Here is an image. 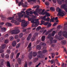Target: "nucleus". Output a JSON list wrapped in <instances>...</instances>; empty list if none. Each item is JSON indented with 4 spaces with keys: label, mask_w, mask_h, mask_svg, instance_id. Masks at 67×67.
Segmentation results:
<instances>
[{
    "label": "nucleus",
    "mask_w": 67,
    "mask_h": 67,
    "mask_svg": "<svg viewBox=\"0 0 67 67\" xmlns=\"http://www.w3.org/2000/svg\"><path fill=\"white\" fill-rule=\"evenodd\" d=\"M1 56L2 58H4V54L3 53H2L1 54Z\"/></svg>",
    "instance_id": "c85d7f7f"
},
{
    "label": "nucleus",
    "mask_w": 67,
    "mask_h": 67,
    "mask_svg": "<svg viewBox=\"0 0 67 67\" xmlns=\"http://www.w3.org/2000/svg\"><path fill=\"white\" fill-rule=\"evenodd\" d=\"M21 5L22 7H24V8H26V7H27V5L26 4H23V3H22V4H21Z\"/></svg>",
    "instance_id": "393cba45"
},
{
    "label": "nucleus",
    "mask_w": 67,
    "mask_h": 67,
    "mask_svg": "<svg viewBox=\"0 0 67 67\" xmlns=\"http://www.w3.org/2000/svg\"><path fill=\"white\" fill-rule=\"evenodd\" d=\"M51 55L52 56V58H53L54 57H55V53H51Z\"/></svg>",
    "instance_id": "cd10ccee"
},
{
    "label": "nucleus",
    "mask_w": 67,
    "mask_h": 67,
    "mask_svg": "<svg viewBox=\"0 0 67 67\" xmlns=\"http://www.w3.org/2000/svg\"><path fill=\"white\" fill-rule=\"evenodd\" d=\"M45 36H43L42 37L41 40L42 41H45Z\"/></svg>",
    "instance_id": "5701e85b"
},
{
    "label": "nucleus",
    "mask_w": 67,
    "mask_h": 67,
    "mask_svg": "<svg viewBox=\"0 0 67 67\" xmlns=\"http://www.w3.org/2000/svg\"><path fill=\"white\" fill-rule=\"evenodd\" d=\"M1 62V65L2 66H3V62H4V60L3 59H1L0 60Z\"/></svg>",
    "instance_id": "f3484780"
},
{
    "label": "nucleus",
    "mask_w": 67,
    "mask_h": 67,
    "mask_svg": "<svg viewBox=\"0 0 67 67\" xmlns=\"http://www.w3.org/2000/svg\"><path fill=\"white\" fill-rule=\"evenodd\" d=\"M27 63L26 62L25 64L24 67H27Z\"/></svg>",
    "instance_id": "864d4df0"
},
{
    "label": "nucleus",
    "mask_w": 67,
    "mask_h": 67,
    "mask_svg": "<svg viewBox=\"0 0 67 67\" xmlns=\"http://www.w3.org/2000/svg\"><path fill=\"white\" fill-rule=\"evenodd\" d=\"M37 57L38 58H43L44 57V55L38 54L37 55Z\"/></svg>",
    "instance_id": "412c9836"
},
{
    "label": "nucleus",
    "mask_w": 67,
    "mask_h": 67,
    "mask_svg": "<svg viewBox=\"0 0 67 67\" xmlns=\"http://www.w3.org/2000/svg\"><path fill=\"white\" fill-rule=\"evenodd\" d=\"M34 8H36L39 7V6H38V5H36V6H34Z\"/></svg>",
    "instance_id": "680f3d73"
},
{
    "label": "nucleus",
    "mask_w": 67,
    "mask_h": 67,
    "mask_svg": "<svg viewBox=\"0 0 67 67\" xmlns=\"http://www.w3.org/2000/svg\"><path fill=\"white\" fill-rule=\"evenodd\" d=\"M65 2L66 4H63L61 6V8L62 9H64L65 11L67 13V0L65 1Z\"/></svg>",
    "instance_id": "0eeeda50"
},
{
    "label": "nucleus",
    "mask_w": 67,
    "mask_h": 67,
    "mask_svg": "<svg viewBox=\"0 0 67 67\" xmlns=\"http://www.w3.org/2000/svg\"><path fill=\"white\" fill-rule=\"evenodd\" d=\"M35 37H33L32 38L31 40L32 41H35Z\"/></svg>",
    "instance_id": "37998d69"
},
{
    "label": "nucleus",
    "mask_w": 67,
    "mask_h": 67,
    "mask_svg": "<svg viewBox=\"0 0 67 67\" xmlns=\"http://www.w3.org/2000/svg\"><path fill=\"white\" fill-rule=\"evenodd\" d=\"M24 29V28L23 27L22 28V29H23V30H22V32H25L26 31V29Z\"/></svg>",
    "instance_id": "58836bf2"
},
{
    "label": "nucleus",
    "mask_w": 67,
    "mask_h": 67,
    "mask_svg": "<svg viewBox=\"0 0 67 67\" xmlns=\"http://www.w3.org/2000/svg\"><path fill=\"white\" fill-rule=\"evenodd\" d=\"M7 65L8 66V67H11V66L10 65V64L9 62H8L7 63Z\"/></svg>",
    "instance_id": "473e14b6"
},
{
    "label": "nucleus",
    "mask_w": 67,
    "mask_h": 67,
    "mask_svg": "<svg viewBox=\"0 0 67 67\" xmlns=\"http://www.w3.org/2000/svg\"><path fill=\"white\" fill-rule=\"evenodd\" d=\"M0 28L1 29V31L2 32H5V30H6V28H2V27L1 26H0Z\"/></svg>",
    "instance_id": "ddd939ff"
},
{
    "label": "nucleus",
    "mask_w": 67,
    "mask_h": 67,
    "mask_svg": "<svg viewBox=\"0 0 67 67\" xmlns=\"http://www.w3.org/2000/svg\"><path fill=\"white\" fill-rule=\"evenodd\" d=\"M16 44V41H14L12 43V46H15Z\"/></svg>",
    "instance_id": "a211bd4d"
},
{
    "label": "nucleus",
    "mask_w": 67,
    "mask_h": 67,
    "mask_svg": "<svg viewBox=\"0 0 67 67\" xmlns=\"http://www.w3.org/2000/svg\"><path fill=\"white\" fill-rule=\"evenodd\" d=\"M40 45L42 47L43 46L44 47V46H46V44L45 43L41 42L40 43Z\"/></svg>",
    "instance_id": "6ab92c4d"
},
{
    "label": "nucleus",
    "mask_w": 67,
    "mask_h": 67,
    "mask_svg": "<svg viewBox=\"0 0 67 67\" xmlns=\"http://www.w3.org/2000/svg\"><path fill=\"white\" fill-rule=\"evenodd\" d=\"M5 44H3L0 47V53H2L4 52V50L3 49L5 48Z\"/></svg>",
    "instance_id": "6e6552de"
},
{
    "label": "nucleus",
    "mask_w": 67,
    "mask_h": 67,
    "mask_svg": "<svg viewBox=\"0 0 67 67\" xmlns=\"http://www.w3.org/2000/svg\"><path fill=\"white\" fill-rule=\"evenodd\" d=\"M14 29L15 30L10 31V34H17L20 32V30L19 29H17V27H15Z\"/></svg>",
    "instance_id": "423d86ee"
},
{
    "label": "nucleus",
    "mask_w": 67,
    "mask_h": 67,
    "mask_svg": "<svg viewBox=\"0 0 67 67\" xmlns=\"http://www.w3.org/2000/svg\"><path fill=\"white\" fill-rule=\"evenodd\" d=\"M6 52L8 54H9L11 53V51H10V50L9 49H8L7 50Z\"/></svg>",
    "instance_id": "c03bdc74"
},
{
    "label": "nucleus",
    "mask_w": 67,
    "mask_h": 67,
    "mask_svg": "<svg viewBox=\"0 0 67 67\" xmlns=\"http://www.w3.org/2000/svg\"><path fill=\"white\" fill-rule=\"evenodd\" d=\"M51 64H53L54 61L53 60H52L51 61Z\"/></svg>",
    "instance_id": "69168bd1"
},
{
    "label": "nucleus",
    "mask_w": 67,
    "mask_h": 67,
    "mask_svg": "<svg viewBox=\"0 0 67 67\" xmlns=\"http://www.w3.org/2000/svg\"><path fill=\"white\" fill-rule=\"evenodd\" d=\"M21 13L20 12L17 13L18 15H18V19H16L15 20H12L11 21V22L12 23H14L15 25H19V24L20 23L19 22H22L21 26L22 27H25V26H26L27 25V24L29 23V21H25V20H21V18H22L23 16H24V17H26V18H28V17H29L30 18H31V19H34V23H35V22H38V21L40 22L39 21H38L34 22V20L36 21H38V19H35L34 18L35 17L34 15H32V16L33 17V18H31L29 16L26 15L25 14V12L21 11Z\"/></svg>",
    "instance_id": "f257e3e1"
},
{
    "label": "nucleus",
    "mask_w": 67,
    "mask_h": 67,
    "mask_svg": "<svg viewBox=\"0 0 67 67\" xmlns=\"http://www.w3.org/2000/svg\"><path fill=\"white\" fill-rule=\"evenodd\" d=\"M37 49H41V47L40 45H38L36 46Z\"/></svg>",
    "instance_id": "c756f323"
},
{
    "label": "nucleus",
    "mask_w": 67,
    "mask_h": 67,
    "mask_svg": "<svg viewBox=\"0 0 67 67\" xmlns=\"http://www.w3.org/2000/svg\"><path fill=\"white\" fill-rule=\"evenodd\" d=\"M66 64H65H65L64 63H63L62 64V67H66Z\"/></svg>",
    "instance_id": "2f4dec72"
},
{
    "label": "nucleus",
    "mask_w": 67,
    "mask_h": 67,
    "mask_svg": "<svg viewBox=\"0 0 67 67\" xmlns=\"http://www.w3.org/2000/svg\"><path fill=\"white\" fill-rule=\"evenodd\" d=\"M57 2L59 4H62L63 2H64V0H57Z\"/></svg>",
    "instance_id": "f8f14e48"
},
{
    "label": "nucleus",
    "mask_w": 67,
    "mask_h": 67,
    "mask_svg": "<svg viewBox=\"0 0 67 67\" xmlns=\"http://www.w3.org/2000/svg\"><path fill=\"white\" fill-rule=\"evenodd\" d=\"M47 30H41L40 31L41 33H45L46 32Z\"/></svg>",
    "instance_id": "b1692460"
},
{
    "label": "nucleus",
    "mask_w": 67,
    "mask_h": 67,
    "mask_svg": "<svg viewBox=\"0 0 67 67\" xmlns=\"http://www.w3.org/2000/svg\"><path fill=\"white\" fill-rule=\"evenodd\" d=\"M42 52V53H46V52H47V50H43Z\"/></svg>",
    "instance_id": "a18cd8bd"
},
{
    "label": "nucleus",
    "mask_w": 67,
    "mask_h": 67,
    "mask_svg": "<svg viewBox=\"0 0 67 67\" xmlns=\"http://www.w3.org/2000/svg\"><path fill=\"white\" fill-rule=\"evenodd\" d=\"M57 11H58V13L57 14V16H64L65 15V12L62 10L61 9L58 7L57 8Z\"/></svg>",
    "instance_id": "39448f33"
},
{
    "label": "nucleus",
    "mask_w": 67,
    "mask_h": 67,
    "mask_svg": "<svg viewBox=\"0 0 67 67\" xmlns=\"http://www.w3.org/2000/svg\"><path fill=\"white\" fill-rule=\"evenodd\" d=\"M58 23H55L53 25V26H55V25H56Z\"/></svg>",
    "instance_id": "338daca9"
},
{
    "label": "nucleus",
    "mask_w": 67,
    "mask_h": 67,
    "mask_svg": "<svg viewBox=\"0 0 67 67\" xmlns=\"http://www.w3.org/2000/svg\"><path fill=\"white\" fill-rule=\"evenodd\" d=\"M9 58V55L8 54H7L5 55V58H6L8 59V58Z\"/></svg>",
    "instance_id": "4c0bfd02"
},
{
    "label": "nucleus",
    "mask_w": 67,
    "mask_h": 67,
    "mask_svg": "<svg viewBox=\"0 0 67 67\" xmlns=\"http://www.w3.org/2000/svg\"><path fill=\"white\" fill-rule=\"evenodd\" d=\"M17 61L18 62L19 64H21V58H18L17 60Z\"/></svg>",
    "instance_id": "4be33fe9"
},
{
    "label": "nucleus",
    "mask_w": 67,
    "mask_h": 67,
    "mask_svg": "<svg viewBox=\"0 0 67 67\" xmlns=\"http://www.w3.org/2000/svg\"><path fill=\"white\" fill-rule=\"evenodd\" d=\"M31 10H32L31 9H29L27 10L25 12L26 13V14L27 15H29V11H30Z\"/></svg>",
    "instance_id": "2eb2a0df"
},
{
    "label": "nucleus",
    "mask_w": 67,
    "mask_h": 67,
    "mask_svg": "<svg viewBox=\"0 0 67 67\" xmlns=\"http://www.w3.org/2000/svg\"><path fill=\"white\" fill-rule=\"evenodd\" d=\"M10 58L11 59H13V55H12V54L10 55Z\"/></svg>",
    "instance_id": "e2e57ef3"
},
{
    "label": "nucleus",
    "mask_w": 67,
    "mask_h": 67,
    "mask_svg": "<svg viewBox=\"0 0 67 67\" xmlns=\"http://www.w3.org/2000/svg\"><path fill=\"white\" fill-rule=\"evenodd\" d=\"M33 14V12L31 11L29 12V14Z\"/></svg>",
    "instance_id": "6e6d98bb"
},
{
    "label": "nucleus",
    "mask_w": 67,
    "mask_h": 67,
    "mask_svg": "<svg viewBox=\"0 0 67 67\" xmlns=\"http://www.w3.org/2000/svg\"><path fill=\"white\" fill-rule=\"evenodd\" d=\"M12 25V24L10 23H9L8 24V26H11Z\"/></svg>",
    "instance_id": "0e129e2a"
},
{
    "label": "nucleus",
    "mask_w": 67,
    "mask_h": 67,
    "mask_svg": "<svg viewBox=\"0 0 67 67\" xmlns=\"http://www.w3.org/2000/svg\"><path fill=\"white\" fill-rule=\"evenodd\" d=\"M14 18L13 17H9L8 18V19L10 20H12V19H13Z\"/></svg>",
    "instance_id": "3c124183"
},
{
    "label": "nucleus",
    "mask_w": 67,
    "mask_h": 67,
    "mask_svg": "<svg viewBox=\"0 0 67 67\" xmlns=\"http://www.w3.org/2000/svg\"><path fill=\"white\" fill-rule=\"evenodd\" d=\"M9 23H7L5 24V25L6 26H9Z\"/></svg>",
    "instance_id": "4d7b16f0"
},
{
    "label": "nucleus",
    "mask_w": 67,
    "mask_h": 67,
    "mask_svg": "<svg viewBox=\"0 0 67 67\" xmlns=\"http://www.w3.org/2000/svg\"><path fill=\"white\" fill-rule=\"evenodd\" d=\"M54 18L51 19V22H54Z\"/></svg>",
    "instance_id": "5fc2aeb1"
},
{
    "label": "nucleus",
    "mask_w": 67,
    "mask_h": 67,
    "mask_svg": "<svg viewBox=\"0 0 67 67\" xmlns=\"http://www.w3.org/2000/svg\"><path fill=\"white\" fill-rule=\"evenodd\" d=\"M45 4L46 5H48L49 4V3L48 2H45Z\"/></svg>",
    "instance_id": "a19ab883"
},
{
    "label": "nucleus",
    "mask_w": 67,
    "mask_h": 67,
    "mask_svg": "<svg viewBox=\"0 0 67 67\" xmlns=\"http://www.w3.org/2000/svg\"><path fill=\"white\" fill-rule=\"evenodd\" d=\"M41 29V27L40 26H38L36 29V31H38V30H40Z\"/></svg>",
    "instance_id": "e433bc0d"
},
{
    "label": "nucleus",
    "mask_w": 67,
    "mask_h": 67,
    "mask_svg": "<svg viewBox=\"0 0 67 67\" xmlns=\"http://www.w3.org/2000/svg\"><path fill=\"white\" fill-rule=\"evenodd\" d=\"M10 41H13V40L14 39V38L12 36H11L9 38Z\"/></svg>",
    "instance_id": "f704fd0d"
},
{
    "label": "nucleus",
    "mask_w": 67,
    "mask_h": 67,
    "mask_svg": "<svg viewBox=\"0 0 67 67\" xmlns=\"http://www.w3.org/2000/svg\"><path fill=\"white\" fill-rule=\"evenodd\" d=\"M55 21H56V22H58L59 21L58 20V17H56L55 19Z\"/></svg>",
    "instance_id": "72a5a7b5"
},
{
    "label": "nucleus",
    "mask_w": 67,
    "mask_h": 67,
    "mask_svg": "<svg viewBox=\"0 0 67 67\" xmlns=\"http://www.w3.org/2000/svg\"><path fill=\"white\" fill-rule=\"evenodd\" d=\"M31 37H32V35L30 34L29 35L28 37L27 38V41H29V40L31 39Z\"/></svg>",
    "instance_id": "dca6fc26"
},
{
    "label": "nucleus",
    "mask_w": 67,
    "mask_h": 67,
    "mask_svg": "<svg viewBox=\"0 0 67 67\" xmlns=\"http://www.w3.org/2000/svg\"><path fill=\"white\" fill-rule=\"evenodd\" d=\"M46 16L42 17V19L43 20L45 21H49L50 20V19L49 17H48L47 19H46Z\"/></svg>",
    "instance_id": "1a4fd4ad"
},
{
    "label": "nucleus",
    "mask_w": 67,
    "mask_h": 67,
    "mask_svg": "<svg viewBox=\"0 0 67 67\" xmlns=\"http://www.w3.org/2000/svg\"><path fill=\"white\" fill-rule=\"evenodd\" d=\"M31 44H32V43L31 42L29 44L27 47V49H29V52H30V50H31Z\"/></svg>",
    "instance_id": "4468645a"
},
{
    "label": "nucleus",
    "mask_w": 67,
    "mask_h": 67,
    "mask_svg": "<svg viewBox=\"0 0 67 67\" xmlns=\"http://www.w3.org/2000/svg\"><path fill=\"white\" fill-rule=\"evenodd\" d=\"M42 10V9H39L38 10V9H37L34 12V14H35V15H37V16L38 15V14H37V13H41L43 15L46 14V16H47L48 17L50 16L49 14L47 12H45V13H44L45 11V10L43 9L42 10V12H41Z\"/></svg>",
    "instance_id": "7ed1b4c3"
},
{
    "label": "nucleus",
    "mask_w": 67,
    "mask_h": 67,
    "mask_svg": "<svg viewBox=\"0 0 67 67\" xmlns=\"http://www.w3.org/2000/svg\"><path fill=\"white\" fill-rule=\"evenodd\" d=\"M37 55V53L35 52H34L33 54V56H34V57H35L36 56V55Z\"/></svg>",
    "instance_id": "7c9ffc66"
},
{
    "label": "nucleus",
    "mask_w": 67,
    "mask_h": 67,
    "mask_svg": "<svg viewBox=\"0 0 67 67\" xmlns=\"http://www.w3.org/2000/svg\"><path fill=\"white\" fill-rule=\"evenodd\" d=\"M4 24V22L1 23H0V25H3Z\"/></svg>",
    "instance_id": "603ef678"
},
{
    "label": "nucleus",
    "mask_w": 67,
    "mask_h": 67,
    "mask_svg": "<svg viewBox=\"0 0 67 67\" xmlns=\"http://www.w3.org/2000/svg\"><path fill=\"white\" fill-rule=\"evenodd\" d=\"M64 29L65 30H67V26H65L64 27Z\"/></svg>",
    "instance_id": "13d9d810"
},
{
    "label": "nucleus",
    "mask_w": 67,
    "mask_h": 67,
    "mask_svg": "<svg viewBox=\"0 0 67 67\" xmlns=\"http://www.w3.org/2000/svg\"><path fill=\"white\" fill-rule=\"evenodd\" d=\"M43 25H48V27H50L51 25V23H48V22H46L44 23L43 24Z\"/></svg>",
    "instance_id": "9b49d317"
},
{
    "label": "nucleus",
    "mask_w": 67,
    "mask_h": 67,
    "mask_svg": "<svg viewBox=\"0 0 67 67\" xmlns=\"http://www.w3.org/2000/svg\"><path fill=\"white\" fill-rule=\"evenodd\" d=\"M23 35V33H20L19 35V37L20 38H21V37H22V36Z\"/></svg>",
    "instance_id": "c9c22d12"
},
{
    "label": "nucleus",
    "mask_w": 67,
    "mask_h": 67,
    "mask_svg": "<svg viewBox=\"0 0 67 67\" xmlns=\"http://www.w3.org/2000/svg\"><path fill=\"white\" fill-rule=\"evenodd\" d=\"M50 10H52V11H55V8H54L52 7L50 8Z\"/></svg>",
    "instance_id": "8fccbe9b"
},
{
    "label": "nucleus",
    "mask_w": 67,
    "mask_h": 67,
    "mask_svg": "<svg viewBox=\"0 0 67 67\" xmlns=\"http://www.w3.org/2000/svg\"><path fill=\"white\" fill-rule=\"evenodd\" d=\"M62 35L65 37L67 38V32L66 31H64L62 33Z\"/></svg>",
    "instance_id": "9d476101"
},
{
    "label": "nucleus",
    "mask_w": 67,
    "mask_h": 67,
    "mask_svg": "<svg viewBox=\"0 0 67 67\" xmlns=\"http://www.w3.org/2000/svg\"><path fill=\"white\" fill-rule=\"evenodd\" d=\"M62 42L63 44H66V41H61V43Z\"/></svg>",
    "instance_id": "79ce46f5"
},
{
    "label": "nucleus",
    "mask_w": 67,
    "mask_h": 67,
    "mask_svg": "<svg viewBox=\"0 0 67 67\" xmlns=\"http://www.w3.org/2000/svg\"><path fill=\"white\" fill-rule=\"evenodd\" d=\"M56 31H53L52 33L51 34H49L48 36V38H49L50 40V42H47V44L49 43V44H50L51 45L52 44V43H53V42L54 43H56L57 42V40H54L53 41V37H52V36H54L55 34L56 33Z\"/></svg>",
    "instance_id": "f03ea898"
},
{
    "label": "nucleus",
    "mask_w": 67,
    "mask_h": 67,
    "mask_svg": "<svg viewBox=\"0 0 67 67\" xmlns=\"http://www.w3.org/2000/svg\"><path fill=\"white\" fill-rule=\"evenodd\" d=\"M20 43H18L17 44L16 47V48H19L20 47Z\"/></svg>",
    "instance_id": "bb28decb"
},
{
    "label": "nucleus",
    "mask_w": 67,
    "mask_h": 67,
    "mask_svg": "<svg viewBox=\"0 0 67 67\" xmlns=\"http://www.w3.org/2000/svg\"><path fill=\"white\" fill-rule=\"evenodd\" d=\"M20 41V39H18L17 40L16 42H17V43H18Z\"/></svg>",
    "instance_id": "052dcab7"
},
{
    "label": "nucleus",
    "mask_w": 67,
    "mask_h": 67,
    "mask_svg": "<svg viewBox=\"0 0 67 67\" xmlns=\"http://www.w3.org/2000/svg\"><path fill=\"white\" fill-rule=\"evenodd\" d=\"M41 23L40 24V25H43V24L44 25V24L45 23V21L43 20H41Z\"/></svg>",
    "instance_id": "a878e982"
},
{
    "label": "nucleus",
    "mask_w": 67,
    "mask_h": 67,
    "mask_svg": "<svg viewBox=\"0 0 67 67\" xmlns=\"http://www.w3.org/2000/svg\"><path fill=\"white\" fill-rule=\"evenodd\" d=\"M8 42H9L8 40H6L5 41L4 43L7 44L8 43Z\"/></svg>",
    "instance_id": "de8ad7c7"
},
{
    "label": "nucleus",
    "mask_w": 67,
    "mask_h": 67,
    "mask_svg": "<svg viewBox=\"0 0 67 67\" xmlns=\"http://www.w3.org/2000/svg\"><path fill=\"white\" fill-rule=\"evenodd\" d=\"M62 31H60L58 33V35L59 36H62Z\"/></svg>",
    "instance_id": "ea45409f"
},
{
    "label": "nucleus",
    "mask_w": 67,
    "mask_h": 67,
    "mask_svg": "<svg viewBox=\"0 0 67 67\" xmlns=\"http://www.w3.org/2000/svg\"><path fill=\"white\" fill-rule=\"evenodd\" d=\"M20 54V53H18L17 54V55L16 56V58H18V57H19V56Z\"/></svg>",
    "instance_id": "49530a36"
},
{
    "label": "nucleus",
    "mask_w": 67,
    "mask_h": 67,
    "mask_svg": "<svg viewBox=\"0 0 67 67\" xmlns=\"http://www.w3.org/2000/svg\"><path fill=\"white\" fill-rule=\"evenodd\" d=\"M57 28L58 29H60V27H61V26H60V25H59L57 27Z\"/></svg>",
    "instance_id": "bf43d9fd"
},
{
    "label": "nucleus",
    "mask_w": 67,
    "mask_h": 67,
    "mask_svg": "<svg viewBox=\"0 0 67 67\" xmlns=\"http://www.w3.org/2000/svg\"><path fill=\"white\" fill-rule=\"evenodd\" d=\"M28 20L29 21H31V23H32V27H35L32 29V30H34L36 29V27L38 25H40V22L38 21L34 23V19H31V18L28 17Z\"/></svg>",
    "instance_id": "20e7f679"
},
{
    "label": "nucleus",
    "mask_w": 67,
    "mask_h": 67,
    "mask_svg": "<svg viewBox=\"0 0 67 67\" xmlns=\"http://www.w3.org/2000/svg\"><path fill=\"white\" fill-rule=\"evenodd\" d=\"M52 1L54 3H56V0H52Z\"/></svg>",
    "instance_id": "774afa93"
},
{
    "label": "nucleus",
    "mask_w": 67,
    "mask_h": 67,
    "mask_svg": "<svg viewBox=\"0 0 67 67\" xmlns=\"http://www.w3.org/2000/svg\"><path fill=\"white\" fill-rule=\"evenodd\" d=\"M53 29H52L50 31H47L46 33V35H47V34H48V33H49L50 32H52L53 31Z\"/></svg>",
    "instance_id": "aec40b11"
},
{
    "label": "nucleus",
    "mask_w": 67,
    "mask_h": 67,
    "mask_svg": "<svg viewBox=\"0 0 67 67\" xmlns=\"http://www.w3.org/2000/svg\"><path fill=\"white\" fill-rule=\"evenodd\" d=\"M19 38V36L18 35H16L15 36V39H16L17 38Z\"/></svg>",
    "instance_id": "09e8293b"
}]
</instances>
